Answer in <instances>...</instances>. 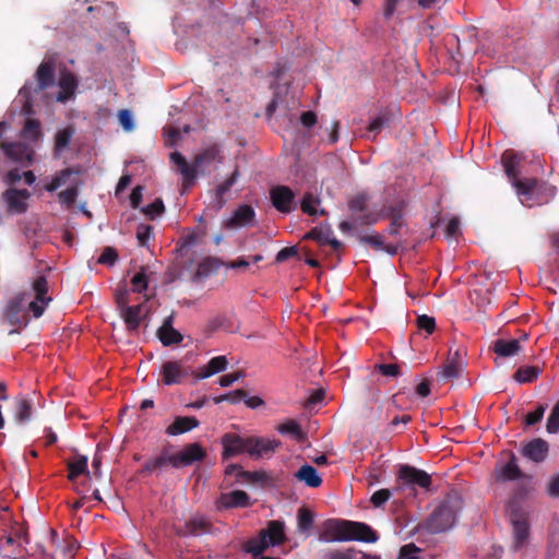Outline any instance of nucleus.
Wrapping results in <instances>:
<instances>
[{
  "label": "nucleus",
  "mask_w": 559,
  "mask_h": 559,
  "mask_svg": "<svg viewBox=\"0 0 559 559\" xmlns=\"http://www.w3.org/2000/svg\"><path fill=\"white\" fill-rule=\"evenodd\" d=\"M504 171L514 187L522 205L532 207L535 204L547 202L555 194V188L548 186H539L535 179H521L519 166L521 157L512 152H506L502 155Z\"/></svg>",
  "instance_id": "nucleus-1"
},
{
  "label": "nucleus",
  "mask_w": 559,
  "mask_h": 559,
  "mask_svg": "<svg viewBox=\"0 0 559 559\" xmlns=\"http://www.w3.org/2000/svg\"><path fill=\"white\" fill-rule=\"evenodd\" d=\"M376 533L365 523L346 520H328L320 535L322 542L359 540L374 543Z\"/></svg>",
  "instance_id": "nucleus-2"
},
{
  "label": "nucleus",
  "mask_w": 559,
  "mask_h": 559,
  "mask_svg": "<svg viewBox=\"0 0 559 559\" xmlns=\"http://www.w3.org/2000/svg\"><path fill=\"white\" fill-rule=\"evenodd\" d=\"M218 159L219 150L215 145L209 146L195 155L192 163H189L179 152L170 154L171 164L176 167V171L182 176L187 186L194 182L199 170H203Z\"/></svg>",
  "instance_id": "nucleus-3"
},
{
  "label": "nucleus",
  "mask_w": 559,
  "mask_h": 559,
  "mask_svg": "<svg viewBox=\"0 0 559 559\" xmlns=\"http://www.w3.org/2000/svg\"><path fill=\"white\" fill-rule=\"evenodd\" d=\"M461 508L462 501L457 496L447 498L428 519V531L436 534L451 528L456 521Z\"/></svg>",
  "instance_id": "nucleus-4"
},
{
  "label": "nucleus",
  "mask_w": 559,
  "mask_h": 559,
  "mask_svg": "<svg viewBox=\"0 0 559 559\" xmlns=\"http://www.w3.org/2000/svg\"><path fill=\"white\" fill-rule=\"evenodd\" d=\"M27 297V310L34 318H39L45 312L52 297L48 294V282L45 276L34 280L29 292L24 293Z\"/></svg>",
  "instance_id": "nucleus-5"
},
{
  "label": "nucleus",
  "mask_w": 559,
  "mask_h": 559,
  "mask_svg": "<svg viewBox=\"0 0 559 559\" xmlns=\"http://www.w3.org/2000/svg\"><path fill=\"white\" fill-rule=\"evenodd\" d=\"M31 195L27 189L9 187L2 192L1 198L7 212L12 215H19L27 211Z\"/></svg>",
  "instance_id": "nucleus-6"
},
{
  "label": "nucleus",
  "mask_w": 559,
  "mask_h": 559,
  "mask_svg": "<svg viewBox=\"0 0 559 559\" xmlns=\"http://www.w3.org/2000/svg\"><path fill=\"white\" fill-rule=\"evenodd\" d=\"M250 438H243L237 433H225L222 437L223 457L230 459L242 453L249 454Z\"/></svg>",
  "instance_id": "nucleus-7"
},
{
  "label": "nucleus",
  "mask_w": 559,
  "mask_h": 559,
  "mask_svg": "<svg viewBox=\"0 0 559 559\" xmlns=\"http://www.w3.org/2000/svg\"><path fill=\"white\" fill-rule=\"evenodd\" d=\"M255 223L254 210L247 204L240 205L234 211L233 215L224 219L223 225L228 229H238L242 227L253 226Z\"/></svg>",
  "instance_id": "nucleus-8"
},
{
  "label": "nucleus",
  "mask_w": 559,
  "mask_h": 559,
  "mask_svg": "<svg viewBox=\"0 0 559 559\" xmlns=\"http://www.w3.org/2000/svg\"><path fill=\"white\" fill-rule=\"evenodd\" d=\"M510 521L512 524L513 543L512 548L518 550L525 546L530 536L528 523L523 514L511 511Z\"/></svg>",
  "instance_id": "nucleus-9"
},
{
  "label": "nucleus",
  "mask_w": 559,
  "mask_h": 559,
  "mask_svg": "<svg viewBox=\"0 0 559 559\" xmlns=\"http://www.w3.org/2000/svg\"><path fill=\"white\" fill-rule=\"evenodd\" d=\"M399 477L406 486H418L428 489L431 484L429 474L408 465L401 466Z\"/></svg>",
  "instance_id": "nucleus-10"
},
{
  "label": "nucleus",
  "mask_w": 559,
  "mask_h": 559,
  "mask_svg": "<svg viewBox=\"0 0 559 559\" xmlns=\"http://www.w3.org/2000/svg\"><path fill=\"white\" fill-rule=\"evenodd\" d=\"M1 148L4 155L14 163L29 164L32 162L34 152L26 144L3 142Z\"/></svg>",
  "instance_id": "nucleus-11"
},
{
  "label": "nucleus",
  "mask_w": 559,
  "mask_h": 559,
  "mask_svg": "<svg viewBox=\"0 0 559 559\" xmlns=\"http://www.w3.org/2000/svg\"><path fill=\"white\" fill-rule=\"evenodd\" d=\"M27 297L22 294L10 301L7 307L5 316L11 324L26 325L28 320L25 317L27 310Z\"/></svg>",
  "instance_id": "nucleus-12"
},
{
  "label": "nucleus",
  "mask_w": 559,
  "mask_h": 559,
  "mask_svg": "<svg viewBox=\"0 0 559 559\" xmlns=\"http://www.w3.org/2000/svg\"><path fill=\"white\" fill-rule=\"evenodd\" d=\"M160 373L163 376V383L166 385L180 383L181 380L188 376L187 369L180 361L164 362Z\"/></svg>",
  "instance_id": "nucleus-13"
},
{
  "label": "nucleus",
  "mask_w": 559,
  "mask_h": 559,
  "mask_svg": "<svg viewBox=\"0 0 559 559\" xmlns=\"http://www.w3.org/2000/svg\"><path fill=\"white\" fill-rule=\"evenodd\" d=\"M271 200L274 207L283 213H288L293 210L294 193L285 186L273 188L271 190Z\"/></svg>",
  "instance_id": "nucleus-14"
},
{
  "label": "nucleus",
  "mask_w": 559,
  "mask_h": 559,
  "mask_svg": "<svg viewBox=\"0 0 559 559\" xmlns=\"http://www.w3.org/2000/svg\"><path fill=\"white\" fill-rule=\"evenodd\" d=\"M464 369V361L459 350H455L449 357L448 361L438 372V378L444 381L456 379L461 376Z\"/></svg>",
  "instance_id": "nucleus-15"
},
{
  "label": "nucleus",
  "mask_w": 559,
  "mask_h": 559,
  "mask_svg": "<svg viewBox=\"0 0 559 559\" xmlns=\"http://www.w3.org/2000/svg\"><path fill=\"white\" fill-rule=\"evenodd\" d=\"M175 456L177 468H180L202 460L204 456V451L198 443H191L185 447L181 451L175 453Z\"/></svg>",
  "instance_id": "nucleus-16"
},
{
  "label": "nucleus",
  "mask_w": 559,
  "mask_h": 559,
  "mask_svg": "<svg viewBox=\"0 0 559 559\" xmlns=\"http://www.w3.org/2000/svg\"><path fill=\"white\" fill-rule=\"evenodd\" d=\"M173 316H168L162 326L157 330V336L164 346H170L181 343L183 340L182 334L174 329Z\"/></svg>",
  "instance_id": "nucleus-17"
},
{
  "label": "nucleus",
  "mask_w": 559,
  "mask_h": 559,
  "mask_svg": "<svg viewBox=\"0 0 559 559\" xmlns=\"http://www.w3.org/2000/svg\"><path fill=\"white\" fill-rule=\"evenodd\" d=\"M94 8H99L95 11L92 20V26L103 25L112 21L117 14V8L112 2L94 1Z\"/></svg>",
  "instance_id": "nucleus-18"
},
{
  "label": "nucleus",
  "mask_w": 559,
  "mask_h": 559,
  "mask_svg": "<svg viewBox=\"0 0 559 559\" xmlns=\"http://www.w3.org/2000/svg\"><path fill=\"white\" fill-rule=\"evenodd\" d=\"M239 177V171L236 169L229 178H227L223 183H221L214 191L211 206L215 211H219L226 203L225 194L230 190V188L236 183Z\"/></svg>",
  "instance_id": "nucleus-19"
},
{
  "label": "nucleus",
  "mask_w": 559,
  "mask_h": 559,
  "mask_svg": "<svg viewBox=\"0 0 559 559\" xmlns=\"http://www.w3.org/2000/svg\"><path fill=\"white\" fill-rule=\"evenodd\" d=\"M280 442L273 439H262L250 437L249 455L252 457H263L264 455L273 452Z\"/></svg>",
  "instance_id": "nucleus-20"
},
{
  "label": "nucleus",
  "mask_w": 559,
  "mask_h": 559,
  "mask_svg": "<svg viewBox=\"0 0 559 559\" xmlns=\"http://www.w3.org/2000/svg\"><path fill=\"white\" fill-rule=\"evenodd\" d=\"M248 504L249 496L242 490L223 493L217 501V507L222 509L247 507Z\"/></svg>",
  "instance_id": "nucleus-21"
},
{
  "label": "nucleus",
  "mask_w": 559,
  "mask_h": 559,
  "mask_svg": "<svg viewBox=\"0 0 559 559\" xmlns=\"http://www.w3.org/2000/svg\"><path fill=\"white\" fill-rule=\"evenodd\" d=\"M491 349L500 357L509 358L518 355L522 346L519 340L498 338L491 344Z\"/></svg>",
  "instance_id": "nucleus-22"
},
{
  "label": "nucleus",
  "mask_w": 559,
  "mask_h": 559,
  "mask_svg": "<svg viewBox=\"0 0 559 559\" xmlns=\"http://www.w3.org/2000/svg\"><path fill=\"white\" fill-rule=\"evenodd\" d=\"M548 453V444L543 439H534L523 448V454L534 462H543Z\"/></svg>",
  "instance_id": "nucleus-23"
},
{
  "label": "nucleus",
  "mask_w": 559,
  "mask_h": 559,
  "mask_svg": "<svg viewBox=\"0 0 559 559\" xmlns=\"http://www.w3.org/2000/svg\"><path fill=\"white\" fill-rule=\"evenodd\" d=\"M59 87L61 91L57 95V100L66 103L73 96L78 87L76 79L69 72H62L59 79Z\"/></svg>",
  "instance_id": "nucleus-24"
},
{
  "label": "nucleus",
  "mask_w": 559,
  "mask_h": 559,
  "mask_svg": "<svg viewBox=\"0 0 559 559\" xmlns=\"http://www.w3.org/2000/svg\"><path fill=\"white\" fill-rule=\"evenodd\" d=\"M305 238L317 240L321 245H331L334 250L341 248V242L333 236L330 227H318L308 233Z\"/></svg>",
  "instance_id": "nucleus-25"
},
{
  "label": "nucleus",
  "mask_w": 559,
  "mask_h": 559,
  "mask_svg": "<svg viewBox=\"0 0 559 559\" xmlns=\"http://www.w3.org/2000/svg\"><path fill=\"white\" fill-rule=\"evenodd\" d=\"M119 312L129 331H135L139 328L142 321V305L133 307L128 306L122 308Z\"/></svg>",
  "instance_id": "nucleus-26"
},
{
  "label": "nucleus",
  "mask_w": 559,
  "mask_h": 559,
  "mask_svg": "<svg viewBox=\"0 0 559 559\" xmlns=\"http://www.w3.org/2000/svg\"><path fill=\"white\" fill-rule=\"evenodd\" d=\"M295 478L311 488H317L322 483V479L318 474L317 469L309 464L302 465L295 473Z\"/></svg>",
  "instance_id": "nucleus-27"
},
{
  "label": "nucleus",
  "mask_w": 559,
  "mask_h": 559,
  "mask_svg": "<svg viewBox=\"0 0 559 559\" xmlns=\"http://www.w3.org/2000/svg\"><path fill=\"white\" fill-rule=\"evenodd\" d=\"M199 421L194 417H177L175 421L167 427L166 432L170 436H177L198 427Z\"/></svg>",
  "instance_id": "nucleus-28"
},
{
  "label": "nucleus",
  "mask_w": 559,
  "mask_h": 559,
  "mask_svg": "<svg viewBox=\"0 0 559 559\" xmlns=\"http://www.w3.org/2000/svg\"><path fill=\"white\" fill-rule=\"evenodd\" d=\"M175 459H176L175 453L171 454V453H168L165 451L162 454H159L158 456L147 461L144 469L146 472L154 473V472H157L168 465L177 468V463H176Z\"/></svg>",
  "instance_id": "nucleus-29"
},
{
  "label": "nucleus",
  "mask_w": 559,
  "mask_h": 559,
  "mask_svg": "<svg viewBox=\"0 0 559 559\" xmlns=\"http://www.w3.org/2000/svg\"><path fill=\"white\" fill-rule=\"evenodd\" d=\"M53 64L50 61H44L37 69L36 80L39 91H43L52 83Z\"/></svg>",
  "instance_id": "nucleus-30"
},
{
  "label": "nucleus",
  "mask_w": 559,
  "mask_h": 559,
  "mask_svg": "<svg viewBox=\"0 0 559 559\" xmlns=\"http://www.w3.org/2000/svg\"><path fill=\"white\" fill-rule=\"evenodd\" d=\"M361 241L390 255H394L397 252V247L395 245L384 243L383 237L379 234L366 235L361 238Z\"/></svg>",
  "instance_id": "nucleus-31"
},
{
  "label": "nucleus",
  "mask_w": 559,
  "mask_h": 559,
  "mask_svg": "<svg viewBox=\"0 0 559 559\" xmlns=\"http://www.w3.org/2000/svg\"><path fill=\"white\" fill-rule=\"evenodd\" d=\"M72 176L73 171L71 169H63L59 173H57L49 183L45 186V189L49 192H53L58 190L59 188L69 185H74L75 182H72Z\"/></svg>",
  "instance_id": "nucleus-32"
},
{
  "label": "nucleus",
  "mask_w": 559,
  "mask_h": 559,
  "mask_svg": "<svg viewBox=\"0 0 559 559\" xmlns=\"http://www.w3.org/2000/svg\"><path fill=\"white\" fill-rule=\"evenodd\" d=\"M21 135L25 141L36 142L41 138L40 123L35 119H27Z\"/></svg>",
  "instance_id": "nucleus-33"
},
{
  "label": "nucleus",
  "mask_w": 559,
  "mask_h": 559,
  "mask_svg": "<svg viewBox=\"0 0 559 559\" xmlns=\"http://www.w3.org/2000/svg\"><path fill=\"white\" fill-rule=\"evenodd\" d=\"M73 134L74 130L71 127H67L57 132L55 136V151L57 155H60L66 148H68Z\"/></svg>",
  "instance_id": "nucleus-34"
},
{
  "label": "nucleus",
  "mask_w": 559,
  "mask_h": 559,
  "mask_svg": "<svg viewBox=\"0 0 559 559\" xmlns=\"http://www.w3.org/2000/svg\"><path fill=\"white\" fill-rule=\"evenodd\" d=\"M273 546V542L266 538L262 532L257 538L247 543L246 550L254 556L262 554L267 547Z\"/></svg>",
  "instance_id": "nucleus-35"
},
{
  "label": "nucleus",
  "mask_w": 559,
  "mask_h": 559,
  "mask_svg": "<svg viewBox=\"0 0 559 559\" xmlns=\"http://www.w3.org/2000/svg\"><path fill=\"white\" fill-rule=\"evenodd\" d=\"M262 533L266 534V538L273 542V546L281 544L285 538L284 524L278 521L270 522L267 528Z\"/></svg>",
  "instance_id": "nucleus-36"
},
{
  "label": "nucleus",
  "mask_w": 559,
  "mask_h": 559,
  "mask_svg": "<svg viewBox=\"0 0 559 559\" xmlns=\"http://www.w3.org/2000/svg\"><path fill=\"white\" fill-rule=\"evenodd\" d=\"M540 372H542V370L538 367L525 366V367L519 368L516 370V372L514 373L513 378L519 383H527V382H532L535 379H537L538 376L540 374Z\"/></svg>",
  "instance_id": "nucleus-37"
},
{
  "label": "nucleus",
  "mask_w": 559,
  "mask_h": 559,
  "mask_svg": "<svg viewBox=\"0 0 559 559\" xmlns=\"http://www.w3.org/2000/svg\"><path fill=\"white\" fill-rule=\"evenodd\" d=\"M520 476L521 472L514 459H511L497 473V477L500 480H513L518 479Z\"/></svg>",
  "instance_id": "nucleus-38"
},
{
  "label": "nucleus",
  "mask_w": 559,
  "mask_h": 559,
  "mask_svg": "<svg viewBox=\"0 0 559 559\" xmlns=\"http://www.w3.org/2000/svg\"><path fill=\"white\" fill-rule=\"evenodd\" d=\"M313 524V514L307 508H300L297 514V527L301 533H308Z\"/></svg>",
  "instance_id": "nucleus-39"
},
{
  "label": "nucleus",
  "mask_w": 559,
  "mask_h": 559,
  "mask_svg": "<svg viewBox=\"0 0 559 559\" xmlns=\"http://www.w3.org/2000/svg\"><path fill=\"white\" fill-rule=\"evenodd\" d=\"M278 431L282 435H289L296 440H302L304 433L301 431V428L299 424L295 420H287L278 426Z\"/></svg>",
  "instance_id": "nucleus-40"
},
{
  "label": "nucleus",
  "mask_w": 559,
  "mask_h": 559,
  "mask_svg": "<svg viewBox=\"0 0 559 559\" xmlns=\"http://www.w3.org/2000/svg\"><path fill=\"white\" fill-rule=\"evenodd\" d=\"M389 123V118L386 114H380L374 119L371 120L369 127H368V139L376 138L377 134L381 132V130L386 127Z\"/></svg>",
  "instance_id": "nucleus-41"
},
{
  "label": "nucleus",
  "mask_w": 559,
  "mask_h": 559,
  "mask_svg": "<svg viewBox=\"0 0 559 559\" xmlns=\"http://www.w3.org/2000/svg\"><path fill=\"white\" fill-rule=\"evenodd\" d=\"M70 479H74L78 475L86 474L90 475L87 469V457L84 455L79 456L74 462L69 464Z\"/></svg>",
  "instance_id": "nucleus-42"
},
{
  "label": "nucleus",
  "mask_w": 559,
  "mask_h": 559,
  "mask_svg": "<svg viewBox=\"0 0 559 559\" xmlns=\"http://www.w3.org/2000/svg\"><path fill=\"white\" fill-rule=\"evenodd\" d=\"M319 200L314 198L312 194H306L301 201V210L309 215H317L318 213H323V210L318 209Z\"/></svg>",
  "instance_id": "nucleus-43"
},
{
  "label": "nucleus",
  "mask_w": 559,
  "mask_h": 559,
  "mask_svg": "<svg viewBox=\"0 0 559 559\" xmlns=\"http://www.w3.org/2000/svg\"><path fill=\"white\" fill-rule=\"evenodd\" d=\"M546 430L548 433L559 432V401L552 407L546 424Z\"/></svg>",
  "instance_id": "nucleus-44"
},
{
  "label": "nucleus",
  "mask_w": 559,
  "mask_h": 559,
  "mask_svg": "<svg viewBox=\"0 0 559 559\" xmlns=\"http://www.w3.org/2000/svg\"><path fill=\"white\" fill-rule=\"evenodd\" d=\"M32 407L26 400H20L17 402V411L15 413V420L17 423H24L31 419Z\"/></svg>",
  "instance_id": "nucleus-45"
},
{
  "label": "nucleus",
  "mask_w": 559,
  "mask_h": 559,
  "mask_svg": "<svg viewBox=\"0 0 559 559\" xmlns=\"http://www.w3.org/2000/svg\"><path fill=\"white\" fill-rule=\"evenodd\" d=\"M78 197V188L76 183L71 185L66 190L61 191L58 194V199L62 204H66L67 206H71Z\"/></svg>",
  "instance_id": "nucleus-46"
},
{
  "label": "nucleus",
  "mask_w": 559,
  "mask_h": 559,
  "mask_svg": "<svg viewBox=\"0 0 559 559\" xmlns=\"http://www.w3.org/2000/svg\"><path fill=\"white\" fill-rule=\"evenodd\" d=\"M420 549L414 544H407L400 549L397 559H419Z\"/></svg>",
  "instance_id": "nucleus-47"
},
{
  "label": "nucleus",
  "mask_w": 559,
  "mask_h": 559,
  "mask_svg": "<svg viewBox=\"0 0 559 559\" xmlns=\"http://www.w3.org/2000/svg\"><path fill=\"white\" fill-rule=\"evenodd\" d=\"M118 119L124 131L131 132L134 129L132 112L128 109H121L118 112Z\"/></svg>",
  "instance_id": "nucleus-48"
},
{
  "label": "nucleus",
  "mask_w": 559,
  "mask_h": 559,
  "mask_svg": "<svg viewBox=\"0 0 559 559\" xmlns=\"http://www.w3.org/2000/svg\"><path fill=\"white\" fill-rule=\"evenodd\" d=\"M145 271L146 270L143 269L132 277L131 283L134 292L141 293L147 288V275Z\"/></svg>",
  "instance_id": "nucleus-49"
},
{
  "label": "nucleus",
  "mask_w": 559,
  "mask_h": 559,
  "mask_svg": "<svg viewBox=\"0 0 559 559\" xmlns=\"http://www.w3.org/2000/svg\"><path fill=\"white\" fill-rule=\"evenodd\" d=\"M417 326L420 330L426 331L428 334H431L433 332L435 328H436L435 318H432L430 316H427V314L418 316V318H417Z\"/></svg>",
  "instance_id": "nucleus-50"
},
{
  "label": "nucleus",
  "mask_w": 559,
  "mask_h": 559,
  "mask_svg": "<svg viewBox=\"0 0 559 559\" xmlns=\"http://www.w3.org/2000/svg\"><path fill=\"white\" fill-rule=\"evenodd\" d=\"M143 213L151 218L156 217L164 211V203L160 199H156L153 203L142 209Z\"/></svg>",
  "instance_id": "nucleus-51"
},
{
  "label": "nucleus",
  "mask_w": 559,
  "mask_h": 559,
  "mask_svg": "<svg viewBox=\"0 0 559 559\" xmlns=\"http://www.w3.org/2000/svg\"><path fill=\"white\" fill-rule=\"evenodd\" d=\"M19 97L24 100L23 104V112L31 114L32 111V103H31V86L25 84L19 92Z\"/></svg>",
  "instance_id": "nucleus-52"
},
{
  "label": "nucleus",
  "mask_w": 559,
  "mask_h": 559,
  "mask_svg": "<svg viewBox=\"0 0 559 559\" xmlns=\"http://www.w3.org/2000/svg\"><path fill=\"white\" fill-rule=\"evenodd\" d=\"M228 366L227 358L225 356H216L209 361V367L216 373L226 370Z\"/></svg>",
  "instance_id": "nucleus-53"
},
{
  "label": "nucleus",
  "mask_w": 559,
  "mask_h": 559,
  "mask_svg": "<svg viewBox=\"0 0 559 559\" xmlns=\"http://www.w3.org/2000/svg\"><path fill=\"white\" fill-rule=\"evenodd\" d=\"M87 0H74L71 3L70 14L74 20L81 22V13L86 9Z\"/></svg>",
  "instance_id": "nucleus-54"
},
{
  "label": "nucleus",
  "mask_w": 559,
  "mask_h": 559,
  "mask_svg": "<svg viewBox=\"0 0 559 559\" xmlns=\"http://www.w3.org/2000/svg\"><path fill=\"white\" fill-rule=\"evenodd\" d=\"M206 521L202 518L193 519L188 525V532L192 535L201 534L206 528Z\"/></svg>",
  "instance_id": "nucleus-55"
},
{
  "label": "nucleus",
  "mask_w": 559,
  "mask_h": 559,
  "mask_svg": "<svg viewBox=\"0 0 559 559\" xmlns=\"http://www.w3.org/2000/svg\"><path fill=\"white\" fill-rule=\"evenodd\" d=\"M245 376H246L245 372L236 371L234 373L222 376L218 379V383L221 386L227 388V386L231 385L234 382L242 379Z\"/></svg>",
  "instance_id": "nucleus-56"
},
{
  "label": "nucleus",
  "mask_w": 559,
  "mask_h": 559,
  "mask_svg": "<svg viewBox=\"0 0 559 559\" xmlns=\"http://www.w3.org/2000/svg\"><path fill=\"white\" fill-rule=\"evenodd\" d=\"M391 497V492L388 489H380L377 490L371 496V502L374 507H381L383 503H385Z\"/></svg>",
  "instance_id": "nucleus-57"
},
{
  "label": "nucleus",
  "mask_w": 559,
  "mask_h": 559,
  "mask_svg": "<svg viewBox=\"0 0 559 559\" xmlns=\"http://www.w3.org/2000/svg\"><path fill=\"white\" fill-rule=\"evenodd\" d=\"M152 228L148 225H140L136 230V238L140 246L145 247L151 237Z\"/></svg>",
  "instance_id": "nucleus-58"
},
{
  "label": "nucleus",
  "mask_w": 559,
  "mask_h": 559,
  "mask_svg": "<svg viewBox=\"0 0 559 559\" xmlns=\"http://www.w3.org/2000/svg\"><path fill=\"white\" fill-rule=\"evenodd\" d=\"M546 408V405H539L534 412L528 413L526 416V424L535 425L536 423L540 421L544 417Z\"/></svg>",
  "instance_id": "nucleus-59"
},
{
  "label": "nucleus",
  "mask_w": 559,
  "mask_h": 559,
  "mask_svg": "<svg viewBox=\"0 0 559 559\" xmlns=\"http://www.w3.org/2000/svg\"><path fill=\"white\" fill-rule=\"evenodd\" d=\"M117 260V253L112 248H105L98 258V263L112 265Z\"/></svg>",
  "instance_id": "nucleus-60"
},
{
  "label": "nucleus",
  "mask_w": 559,
  "mask_h": 559,
  "mask_svg": "<svg viewBox=\"0 0 559 559\" xmlns=\"http://www.w3.org/2000/svg\"><path fill=\"white\" fill-rule=\"evenodd\" d=\"M128 297H129V290L127 289L126 286L119 287L117 289V292H116V301H117L119 311L122 308L128 307V302H129Z\"/></svg>",
  "instance_id": "nucleus-61"
},
{
  "label": "nucleus",
  "mask_w": 559,
  "mask_h": 559,
  "mask_svg": "<svg viewBox=\"0 0 559 559\" xmlns=\"http://www.w3.org/2000/svg\"><path fill=\"white\" fill-rule=\"evenodd\" d=\"M23 178V173H21L19 169H11L9 170L4 177H3V182L9 186V187H12L14 183L19 182L21 179Z\"/></svg>",
  "instance_id": "nucleus-62"
},
{
  "label": "nucleus",
  "mask_w": 559,
  "mask_h": 559,
  "mask_svg": "<svg viewBox=\"0 0 559 559\" xmlns=\"http://www.w3.org/2000/svg\"><path fill=\"white\" fill-rule=\"evenodd\" d=\"M99 11V8H94V2L87 0L86 9L81 13V23L92 25L94 12Z\"/></svg>",
  "instance_id": "nucleus-63"
},
{
  "label": "nucleus",
  "mask_w": 559,
  "mask_h": 559,
  "mask_svg": "<svg viewBox=\"0 0 559 559\" xmlns=\"http://www.w3.org/2000/svg\"><path fill=\"white\" fill-rule=\"evenodd\" d=\"M174 46L178 51L186 52L193 46V37H178Z\"/></svg>",
  "instance_id": "nucleus-64"
}]
</instances>
